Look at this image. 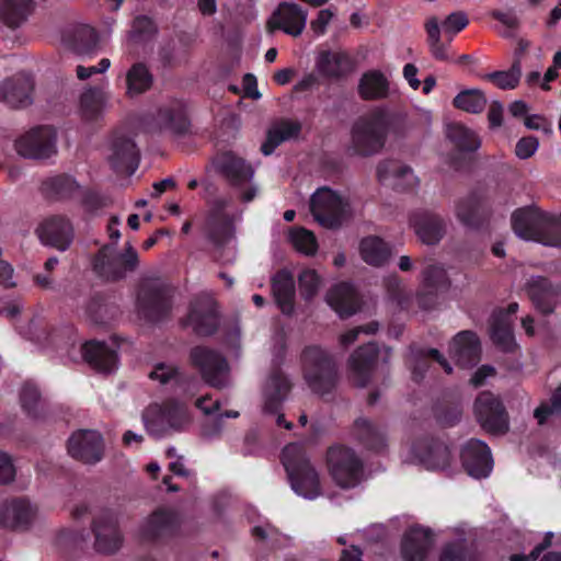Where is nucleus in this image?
Masks as SVG:
<instances>
[{
    "mask_svg": "<svg viewBox=\"0 0 561 561\" xmlns=\"http://www.w3.org/2000/svg\"><path fill=\"white\" fill-rule=\"evenodd\" d=\"M377 179L383 185L388 184L391 179L394 181L405 180V184L402 186L398 182L392 183V186L400 191L410 190L416 183V179L413 176L412 169L409 165L390 159L378 163Z\"/></svg>",
    "mask_w": 561,
    "mask_h": 561,
    "instance_id": "e433bc0d",
    "label": "nucleus"
},
{
    "mask_svg": "<svg viewBox=\"0 0 561 561\" xmlns=\"http://www.w3.org/2000/svg\"><path fill=\"white\" fill-rule=\"evenodd\" d=\"M140 153L135 141L117 131L113 134L110 163L116 173L131 175L139 167Z\"/></svg>",
    "mask_w": 561,
    "mask_h": 561,
    "instance_id": "b1692460",
    "label": "nucleus"
},
{
    "mask_svg": "<svg viewBox=\"0 0 561 561\" xmlns=\"http://www.w3.org/2000/svg\"><path fill=\"white\" fill-rule=\"evenodd\" d=\"M490 339L497 350L514 354L519 348L515 341L513 322L505 319L504 312H493L490 319Z\"/></svg>",
    "mask_w": 561,
    "mask_h": 561,
    "instance_id": "f704fd0d",
    "label": "nucleus"
},
{
    "mask_svg": "<svg viewBox=\"0 0 561 561\" xmlns=\"http://www.w3.org/2000/svg\"><path fill=\"white\" fill-rule=\"evenodd\" d=\"M463 529L458 526V561H481L482 551L477 539L463 538Z\"/></svg>",
    "mask_w": 561,
    "mask_h": 561,
    "instance_id": "052dcab7",
    "label": "nucleus"
},
{
    "mask_svg": "<svg viewBox=\"0 0 561 561\" xmlns=\"http://www.w3.org/2000/svg\"><path fill=\"white\" fill-rule=\"evenodd\" d=\"M291 389V382L280 368H274L268 377L264 391V413L277 415L276 424L287 430L293 428V423L285 420L280 413L283 402Z\"/></svg>",
    "mask_w": 561,
    "mask_h": 561,
    "instance_id": "ddd939ff",
    "label": "nucleus"
},
{
    "mask_svg": "<svg viewBox=\"0 0 561 561\" xmlns=\"http://www.w3.org/2000/svg\"><path fill=\"white\" fill-rule=\"evenodd\" d=\"M320 73L328 78H341L352 70V61L345 53L323 51L317 62Z\"/></svg>",
    "mask_w": 561,
    "mask_h": 561,
    "instance_id": "37998d69",
    "label": "nucleus"
},
{
    "mask_svg": "<svg viewBox=\"0 0 561 561\" xmlns=\"http://www.w3.org/2000/svg\"><path fill=\"white\" fill-rule=\"evenodd\" d=\"M450 279L440 264H430L422 272V284L416 293V301L421 309L432 310L438 304L440 294L450 287Z\"/></svg>",
    "mask_w": 561,
    "mask_h": 561,
    "instance_id": "4468645a",
    "label": "nucleus"
},
{
    "mask_svg": "<svg viewBox=\"0 0 561 561\" xmlns=\"http://www.w3.org/2000/svg\"><path fill=\"white\" fill-rule=\"evenodd\" d=\"M539 147V140L535 136H525L522 137L515 146V154L522 159L526 160L533 157Z\"/></svg>",
    "mask_w": 561,
    "mask_h": 561,
    "instance_id": "338daca9",
    "label": "nucleus"
},
{
    "mask_svg": "<svg viewBox=\"0 0 561 561\" xmlns=\"http://www.w3.org/2000/svg\"><path fill=\"white\" fill-rule=\"evenodd\" d=\"M33 511L24 499L5 502L0 508V526L13 530H24L31 525Z\"/></svg>",
    "mask_w": 561,
    "mask_h": 561,
    "instance_id": "72a5a7b5",
    "label": "nucleus"
},
{
    "mask_svg": "<svg viewBox=\"0 0 561 561\" xmlns=\"http://www.w3.org/2000/svg\"><path fill=\"white\" fill-rule=\"evenodd\" d=\"M347 208V202L330 187L318 188L310 198V211L314 220L328 229L341 227Z\"/></svg>",
    "mask_w": 561,
    "mask_h": 561,
    "instance_id": "1a4fd4ad",
    "label": "nucleus"
},
{
    "mask_svg": "<svg viewBox=\"0 0 561 561\" xmlns=\"http://www.w3.org/2000/svg\"><path fill=\"white\" fill-rule=\"evenodd\" d=\"M362 259L369 265L382 266L391 255L389 245L379 237L369 236L360 241Z\"/></svg>",
    "mask_w": 561,
    "mask_h": 561,
    "instance_id": "de8ad7c7",
    "label": "nucleus"
},
{
    "mask_svg": "<svg viewBox=\"0 0 561 561\" xmlns=\"http://www.w3.org/2000/svg\"><path fill=\"white\" fill-rule=\"evenodd\" d=\"M145 426L148 433L154 437H162L168 433V424L162 419L160 411L150 409L147 414L144 415Z\"/></svg>",
    "mask_w": 561,
    "mask_h": 561,
    "instance_id": "69168bd1",
    "label": "nucleus"
},
{
    "mask_svg": "<svg viewBox=\"0 0 561 561\" xmlns=\"http://www.w3.org/2000/svg\"><path fill=\"white\" fill-rule=\"evenodd\" d=\"M434 545V534L421 525L409 527L401 539L402 561H425Z\"/></svg>",
    "mask_w": 561,
    "mask_h": 561,
    "instance_id": "4be33fe9",
    "label": "nucleus"
},
{
    "mask_svg": "<svg viewBox=\"0 0 561 561\" xmlns=\"http://www.w3.org/2000/svg\"><path fill=\"white\" fill-rule=\"evenodd\" d=\"M379 346L369 342L357 347L348 358L350 379L359 387H366L371 380L373 373L379 358Z\"/></svg>",
    "mask_w": 561,
    "mask_h": 561,
    "instance_id": "6ab92c4d",
    "label": "nucleus"
},
{
    "mask_svg": "<svg viewBox=\"0 0 561 561\" xmlns=\"http://www.w3.org/2000/svg\"><path fill=\"white\" fill-rule=\"evenodd\" d=\"M520 61L516 59L507 71H494L488 73L485 78L503 90H511L517 87L520 79Z\"/></svg>",
    "mask_w": 561,
    "mask_h": 561,
    "instance_id": "6e6d98bb",
    "label": "nucleus"
},
{
    "mask_svg": "<svg viewBox=\"0 0 561 561\" xmlns=\"http://www.w3.org/2000/svg\"><path fill=\"white\" fill-rule=\"evenodd\" d=\"M172 297L170 285L161 282L145 283L137 294L138 312L148 322H159L170 314Z\"/></svg>",
    "mask_w": 561,
    "mask_h": 561,
    "instance_id": "0eeeda50",
    "label": "nucleus"
},
{
    "mask_svg": "<svg viewBox=\"0 0 561 561\" xmlns=\"http://www.w3.org/2000/svg\"><path fill=\"white\" fill-rule=\"evenodd\" d=\"M385 288L389 300L401 310L408 309L411 295L407 291L402 279L398 275H390L385 279Z\"/></svg>",
    "mask_w": 561,
    "mask_h": 561,
    "instance_id": "603ef678",
    "label": "nucleus"
},
{
    "mask_svg": "<svg viewBox=\"0 0 561 561\" xmlns=\"http://www.w3.org/2000/svg\"><path fill=\"white\" fill-rule=\"evenodd\" d=\"M153 76L144 62H135L126 73L127 93L141 94L151 89Z\"/></svg>",
    "mask_w": 561,
    "mask_h": 561,
    "instance_id": "8fccbe9b",
    "label": "nucleus"
},
{
    "mask_svg": "<svg viewBox=\"0 0 561 561\" xmlns=\"http://www.w3.org/2000/svg\"><path fill=\"white\" fill-rule=\"evenodd\" d=\"M561 413V385L554 390L551 397V402H542L534 411V416L537 419L539 425H543L551 416Z\"/></svg>",
    "mask_w": 561,
    "mask_h": 561,
    "instance_id": "680f3d73",
    "label": "nucleus"
},
{
    "mask_svg": "<svg viewBox=\"0 0 561 561\" xmlns=\"http://www.w3.org/2000/svg\"><path fill=\"white\" fill-rule=\"evenodd\" d=\"M204 231L215 247L221 248L231 239L233 224L230 217H206Z\"/></svg>",
    "mask_w": 561,
    "mask_h": 561,
    "instance_id": "09e8293b",
    "label": "nucleus"
},
{
    "mask_svg": "<svg viewBox=\"0 0 561 561\" xmlns=\"http://www.w3.org/2000/svg\"><path fill=\"white\" fill-rule=\"evenodd\" d=\"M33 9L32 0H0V20L15 28L27 19Z\"/></svg>",
    "mask_w": 561,
    "mask_h": 561,
    "instance_id": "a18cd8bd",
    "label": "nucleus"
},
{
    "mask_svg": "<svg viewBox=\"0 0 561 561\" xmlns=\"http://www.w3.org/2000/svg\"><path fill=\"white\" fill-rule=\"evenodd\" d=\"M329 472L342 489L355 488L362 481L364 463L356 453L346 446H331L327 451Z\"/></svg>",
    "mask_w": 561,
    "mask_h": 561,
    "instance_id": "423d86ee",
    "label": "nucleus"
},
{
    "mask_svg": "<svg viewBox=\"0 0 561 561\" xmlns=\"http://www.w3.org/2000/svg\"><path fill=\"white\" fill-rule=\"evenodd\" d=\"M213 163L216 171L222 175L230 185L236 187L251 182L254 175L252 165L232 151L218 153Z\"/></svg>",
    "mask_w": 561,
    "mask_h": 561,
    "instance_id": "393cba45",
    "label": "nucleus"
},
{
    "mask_svg": "<svg viewBox=\"0 0 561 561\" xmlns=\"http://www.w3.org/2000/svg\"><path fill=\"white\" fill-rule=\"evenodd\" d=\"M282 463L288 474L291 489L298 495L309 500L320 495L319 474L301 445L297 443L286 445L282 451Z\"/></svg>",
    "mask_w": 561,
    "mask_h": 561,
    "instance_id": "7ed1b4c3",
    "label": "nucleus"
},
{
    "mask_svg": "<svg viewBox=\"0 0 561 561\" xmlns=\"http://www.w3.org/2000/svg\"><path fill=\"white\" fill-rule=\"evenodd\" d=\"M81 204L85 211L93 213L104 208L107 205V201L96 191L85 190L82 193Z\"/></svg>",
    "mask_w": 561,
    "mask_h": 561,
    "instance_id": "774afa93",
    "label": "nucleus"
},
{
    "mask_svg": "<svg viewBox=\"0 0 561 561\" xmlns=\"http://www.w3.org/2000/svg\"><path fill=\"white\" fill-rule=\"evenodd\" d=\"M412 453L427 469L444 470L450 462L449 448L435 438L415 442L412 446Z\"/></svg>",
    "mask_w": 561,
    "mask_h": 561,
    "instance_id": "c756f323",
    "label": "nucleus"
},
{
    "mask_svg": "<svg viewBox=\"0 0 561 561\" xmlns=\"http://www.w3.org/2000/svg\"><path fill=\"white\" fill-rule=\"evenodd\" d=\"M473 413L481 428L490 435L502 436L510 431L508 413L502 400L491 391L477 396Z\"/></svg>",
    "mask_w": 561,
    "mask_h": 561,
    "instance_id": "6e6552de",
    "label": "nucleus"
},
{
    "mask_svg": "<svg viewBox=\"0 0 561 561\" xmlns=\"http://www.w3.org/2000/svg\"><path fill=\"white\" fill-rule=\"evenodd\" d=\"M353 435L368 450L380 453L386 447L383 433L367 419L359 417L355 420Z\"/></svg>",
    "mask_w": 561,
    "mask_h": 561,
    "instance_id": "ea45409f",
    "label": "nucleus"
},
{
    "mask_svg": "<svg viewBox=\"0 0 561 561\" xmlns=\"http://www.w3.org/2000/svg\"><path fill=\"white\" fill-rule=\"evenodd\" d=\"M38 234L43 243L65 251L73 240V227L67 217L56 215L42 222Z\"/></svg>",
    "mask_w": 561,
    "mask_h": 561,
    "instance_id": "cd10ccee",
    "label": "nucleus"
},
{
    "mask_svg": "<svg viewBox=\"0 0 561 561\" xmlns=\"http://www.w3.org/2000/svg\"><path fill=\"white\" fill-rule=\"evenodd\" d=\"M103 93L99 88H90L81 94L80 106L85 119L93 121L103 107Z\"/></svg>",
    "mask_w": 561,
    "mask_h": 561,
    "instance_id": "5fc2aeb1",
    "label": "nucleus"
},
{
    "mask_svg": "<svg viewBox=\"0 0 561 561\" xmlns=\"http://www.w3.org/2000/svg\"><path fill=\"white\" fill-rule=\"evenodd\" d=\"M289 239L293 247L305 255L312 256L318 251V241L314 233L304 227L291 229Z\"/></svg>",
    "mask_w": 561,
    "mask_h": 561,
    "instance_id": "3c124183",
    "label": "nucleus"
},
{
    "mask_svg": "<svg viewBox=\"0 0 561 561\" xmlns=\"http://www.w3.org/2000/svg\"><path fill=\"white\" fill-rule=\"evenodd\" d=\"M156 123L161 130L183 136L190 131L191 121L185 105L181 101H172L160 106L157 111Z\"/></svg>",
    "mask_w": 561,
    "mask_h": 561,
    "instance_id": "7c9ffc66",
    "label": "nucleus"
},
{
    "mask_svg": "<svg viewBox=\"0 0 561 561\" xmlns=\"http://www.w3.org/2000/svg\"><path fill=\"white\" fill-rule=\"evenodd\" d=\"M512 229L524 240L549 247H561V215H553L536 207H522L513 211Z\"/></svg>",
    "mask_w": 561,
    "mask_h": 561,
    "instance_id": "f03ea898",
    "label": "nucleus"
},
{
    "mask_svg": "<svg viewBox=\"0 0 561 561\" xmlns=\"http://www.w3.org/2000/svg\"><path fill=\"white\" fill-rule=\"evenodd\" d=\"M491 213V207L483 197L473 193L469 196L462 214L458 213V219L470 228L480 229L489 221Z\"/></svg>",
    "mask_w": 561,
    "mask_h": 561,
    "instance_id": "a19ab883",
    "label": "nucleus"
},
{
    "mask_svg": "<svg viewBox=\"0 0 561 561\" xmlns=\"http://www.w3.org/2000/svg\"><path fill=\"white\" fill-rule=\"evenodd\" d=\"M486 105V98L481 90L468 89L458 92V108L468 113H481Z\"/></svg>",
    "mask_w": 561,
    "mask_h": 561,
    "instance_id": "4d7b16f0",
    "label": "nucleus"
},
{
    "mask_svg": "<svg viewBox=\"0 0 561 561\" xmlns=\"http://www.w3.org/2000/svg\"><path fill=\"white\" fill-rule=\"evenodd\" d=\"M190 363L209 386L217 389L226 386L229 366L226 358L216 350L204 345L194 346L190 351Z\"/></svg>",
    "mask_w": 561,
    "mask_h": 561,
    "instance_id": "9d476101",
    "label": "nucleus"
},
{
    "mask_svg": "<svg viewBox=\"0 0 561 561\" xmlns=\"http://www.w3.org/2000/svg\"><path fill=\"white\" fill-rule=\"evenodd\" d=\"M390 84L380 70L364 72L358 82V95L364 101L383 100L389 95Z\"/></svg>",
    "mask_w": 561,
    "mask_h": 561,
    "instance_id": "4c0bfd02",
    "label": "nucleus"
},
{
    "mask_svg": "<svg viewBox=\"0 0 561 561\" xmlns=\"http://www.w3.org/2000/svg\"><path fill=\"white\" fill-rule=\"evenodd\" d=\"M325 300L341 318L355 314L360 307L359 296L355 287L347 282H341L330 288Z\"/></svg>",
    "mask_w": 561,
    "mask_h": 561,
    "instance_id": "2f4dec72",
    "label": "nucleus"
},
{
    "mask_svg": "<svg viewBox=\"0 0 561 561\" xmlns=\"http://www.w3.org/2000/svg\"><path fill=\"white\" fill-rule=\"evenodd\" d=\"M302 373L310 389L319 394L331 393L337 382L333 357L319 346L310 345L301 354Z\"/></svg>",
    "mask_w": 561,
    "mask_h": 561,
    "instance_id": "20e7f679",
    "label": "nucleus"
},
{
    "mask_svg": "<svg viewBox=\"0 0 561 561\" xmlns=\"http://www.w3.org/2000/svg\"><path fill=\"white\" fill-rule=\"evenodd\" d=\"M57 131L51 126H37L15 140L18 153L24 158L43 160L57 152Z\"/></svg>",
    "mask_w": 561,
    "mask_h": 561,
    "instance_id": "f8f14e48",
    "label": "nucleus"
},
{
    "mask_svg": "<svg viewBox=\"0 0 561 561\" xmlns=\"http://www.w3.org/2000/svg\"><path fill=\"white\" fill-rule=\"evenodd\" d=\"M526 290L533 305L540 313L548 316L554 312L560 290L549 278L545 276L531 277L526 284Z\"/></svg>",
    "mask_w": 561,
    "mask_h": 561,
    "instance_id": "c85d7f7f",
    "label": "nucleus"
},
{
    "mask_svg": "<svg viewBox=\"0 0 561 561\" xmlns=\"http://www.w3.org/2000/svg\"><path fill=\"white\" fill-rule=\"evenodd\" d=\"M491 16L494 20L499 21L505 27V30L501 33L503 37H506V38L515 37L516 32L520 24L519 19L515 14V12H513L512 10L506 11V12L501 11V10H493L491 12Z\"/></svg>",
    "mask_w": 561,
    "mask_h": 561,
    "instance_id": "0e129e2a",
    "label": "nucleus"
},
{
    "mask_svg": "<svg viewBox=\"0 0 561 561\" xmlns=\"http://www.w3.org/2000/svg\"><path fill=\"white\" fill-rule=\"evenodd\" d=\"M82 357L85 363L100 374H112L118 367V353L111 348L106 342L90 340L82 347Z\"/></svg>",
    "mask_w": 561,
    "mask_h": 561,
    "instance_id": "bb28decb",
    "label": "nucleus"
},
{
    "mask_svg": "<svg viewBox=\"0 0 561 561\" xmlns=\"http://www.w3.org/2000/svg\"><path fill=\"white\" fill-rule=\"evenodd\" d=\"M438 365L446 374L453 373V367L447 358L437 348H422L414 355L412 368L413 380L421 382L432 365Z\"/></svg>",
    "mask_w": 561,
    "mask_h": 561,
    "instance_id": "58836bf2",
    "label": "nucleus"
},
{
    "mask_svg": "<svg viewBox=\"0 0 561 561\" xmlns=\"http://www.w3.org/2000/svg\"><path fill=\"white\" fill-rule=\"evenodd\" d=\"M308 12L295 2H280L267 22L270 31L279 30L297 37L306 27Z\"/></svg>",
    "mask_w": 561,
    "mask_h": 561,
    "instance_id": "aec40b11",
    "label": "nucleus"
},
{
    "mask_svg": "<svg viewBox=\"0 0 561 561\" xmlns=\"http://www.w3.org/2000/svg\"><path fill=\"white\" fill-rule=\"evenodd\" d=\"M410 225L417 238L427 245L437 244L446 233V222L442 216L426 209L410 215Z\"/></svg>",
    "mask_w": 561,
    "mask_h": 561,
    "instance_id": "a878e982",
    "label": "nucleus"
},
{
    "mask_svg": "<svg viewBox=\"0 0 561 561\" xmlns=\"http://www.w3.org/2000/svg\"><path fill=\"white\" fill-rule=\"evenodd\" d=\"M157 410L160 411L169 428L181 431L192 422L188 407L178 399L164 400L161 405H157Z\"/></svg>",
    "mask_w": 561,
    "mask_h": 561,
    "instance_id": "c03bdc74",
    "label": "nucleus"
},
{
    "mask_svg": "<svg viewBox=\"0 0 561 561\" xmlns=\"http://www.w3.org/2000/svg\"><path fill=\"white\" fill-rule=\"evenodd\" d=\"M274 299L280 311L290 316L294 312L296 283L294 275L287 268L278 270L271 280Z\"/></svg>",
    "mask_w": 561,
    "mask_h": 561,
    "instance_id": "473e14b6",
    "label": "nucleus"
},
{
    "mask_svg": "<svg viewBox=\"0 0 561 561\" xmlns=\"http://www.w3.org/2000/svg\"><path fill=\"white\" fill-rule=\"evenodd\" d=\"M92 533L94 535V548L100 553L112 554L122 546L123 536L117 518L108 510L101 512L93 518Z\"/></svg>",
    "mask_w": 561,
    "mask_h": 561,
    "instance_id": "a211bd4d",
    "label": "nucleus"
},
{
    "mask_svg": "<svg viewBox=\"0 0 561 561\" xmlns=\"http://www.w3.org/2000/svg\"><path fill=\"white\" fill-rule=\"evenodd\" d=\"M41 400V392L38 388L30 382L23 385L20 401L22 409L26 414L33 419L39 417L38 404Z\"/></svg>",
    "mask_w": 561,
    "mask_h": 561,
    "instance_id": "bf43d9fd",
    "label": "nucleus"
},
{
    "mask_svg": "<svg viewBox=\"0 0 561 561\" xmlns=\"http://www.w3.org/2000/svg\"><path fill=\"white\" fill-rule=\"evenodd\" d=\"M187 323L198 336H210L219 328L217 302L209 296H199L190 305Z\"/></svg>",
    "mask_w": 561,
    "mask_h": 561,
    "instance_id": "dca6fc26",
    "label": "nucleus"
},
{
    "mask_svg": "<svg viewBox=\"0 0 561 561\" xmlns=\"http://www.w3.org/2000/svg\"><path fill=\"white\" fill-rule=\"evenodd\" d=\"M458 367H473L481 359V342L476 332L463 330L458 332Z\"/></svg>",
    "mask_w": 561,
    "mask_h": 561,
    "instance_id": "79ce46f5",
    "label": "nucleus"
},
{
    "mask_svg": "<svg viewBox=\"0 0 561 561\" xmlns=\"http://www.w3.org/2000/svg\"><path fill=\"white\" fill-rule=\"evenodd\" d=\"M482 145L479 134L458 123V171L477 164V151Z\"/></svg>",
    "mask_w": 561,
    "mask_h": 561,
    "instance_id": "c9c22d12",
    "label": "nucleus"
},
{
    "mask_svg": "<svg viewBox=\"0 0 561 561\" xmlns=\"http://www.w3.org/2000/svg\"><path fill=\"white\" fill-rule=\"evenodd\" d=\"M463 470L474 479H484L493 470V458L490 447L481 439L471 438L460 450Z\"/></svg>",
    "mask_w": 561,
    "mask_h": 561,
    "instance_id": "2eb2a0df",
    "label": "nucleus"
},
{
    "mask_svg": "<svg viewBox=\"0 0 561 561\" xmlns=\"http://www.w3.org/2000/svg\"><path fill=\"white\" fill-rule=\"evenodd\" d=\"M320 282V276L314 270H304L298 276L301 297L307 301L313 299L318 294Z\"/></svg>",
    "mask_w": 561,
    "mask_h": 561,
    "instance_id": "e2e57ef3",
    "label": "nucleus"
},
{
    "mask_svg": "<svg viewBox=\"0 0 561 561\" xmlns=\"http://www.w3.org/2000/svg\"><path fill=\"white\" fill-rule=\"evenodd\" d=\"M79 188L77 181L68 174H58L42 182V193L50 199L70 198Z\"/></svg>",
    "mask_w": 561,
    "mask_h": 561,
    "instance_id": "49530a36",
    "label": "nucleus"
},
{
    "mask_svg": "<svg viewBox=\"0 0 561 561\" xmlns=\"http://www.w3.org/2000/svg\"><path fill=\"white\" fill-rule=\"evenodd\" d=\"M427 44L434 58L444 60L447 58V46L456 35V12L448 14L442 26L435 16L425 22Z\"/></svg>",
    "mask_w": 561,
    "mask_h": 561,
    "instance_id": "5701e85b",
    "label": "nucleus"
},
{
    "mask_svg": "<svg viewBox=\"0 0 561 561\" xmlns=\"http://www.w3.org/2000/svg\"><path fill=\"white\" fill-rule=\"evenodd\" d=\"M34 85L31 75L19 72L1 83L0 102L12 108L26 107L33 102Z\"/></svg>",
    "mask_w": 561,
    "mask_h": 561,
    "instance_id": "412c9836",
    "label": "nucleus"
},
{
    "mask_svg": "<svg viewBox=\"0 0 561 561\" xmlns=\"http://www.w3.org/2000/svg\"><path fill=\"white\" fill-rule=\"evenodd\" d=\"M182 525L179 513L170 508H157L140 526L141 540L150 543L167 542L180 533Z\"/></svg>",
    "mask_w": 561,
    "mask_h": 561,
    "instance_id": "9b49d317",
    "label": "nucleus"
},
{
    "mask_svg": "<svg viewBox=\"0 0 561 561\" xmlns=\"http://www.w3.org/2000/svg\"><path fill=\"white\" fill-rule=\"evenodd\" d=\"M139 265L137 251L130 243L126 244L124 252L116 253L113 244L103 245L92 260L93 271L102 278L118 282L133 273Z\"/></svg>",
    "mask_w": 561,
    "mask_h": 561,
    "instance_id": "39448f33",
    "label": "nucleus"
},
{
    "mask_svg": "<svg viewBox=\"0 0 561 561\" xmlns=\"http://www.w3.org/2000/svg\"><path fill=\"white\" fill-rule=\"evenodd\" d=\"M69 455L83 463L94 465L103 458L104 443L101 434L91 430H79L68 439Z\"/></svg>",
    "mask_w": 561,
    "mask_h": 561,
    "instance_id": "f3484780",
    "label": "nucleus"
},
{
    "mask_svg": "<svg viewBox=\"0 0 561 561\" xmlns=\"http://www.w3.org/2000/svg\"><path fill=\"white\" fill-rule=\"evenodd\" d=\"M73 46L80 53L93 50L99 42V35L95 28L81 24L73 30Z\"/></svg>",
    "mask_w": 561,
    "mask_h": 561,
    "instance_id": "13d9d810",
    "label": "nucleus"
},
{
    "mask_svg": "<svg viewBox=\"0 0 561 561\" xmlns=\"http://www.w3.org/2000/svg\"><path fill=\"white\" fill-rule=\"evenodd\" d=\"M433 412L440 426H454L456 424V405L454 396L451 393H445L442 399H438L435 402Z\"/></svg>",
    "mask_w": 561,
    "mask_h": 561,
    "instance_id": "864d4df0",
    "label": "nucleus"
},
{
    "mask_svg": "<svg viewBox=\"0 0 561 561\" xmlns=\"http://www.w3.org/2000/svg\"><path fill=\"white\" fill-rule=\"evenodd\" d=\"M405 117L385 107H376L367 116L360 117L352 128V142L355 151L364 157L379 152L386 145L388 134L402 136Z\"/></svg>",
    "mask_w": 561,
    "mask_h": 561,
    "instance_id": "f257e3e1",
    "label": "nucleus"
}]
</instances>
